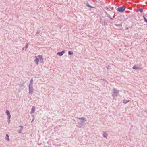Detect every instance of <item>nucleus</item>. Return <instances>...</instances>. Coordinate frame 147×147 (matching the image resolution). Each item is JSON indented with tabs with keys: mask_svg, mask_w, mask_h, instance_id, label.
Wrapping results in <instances>:
<instances>
[{
	"mask_svg": "<svg viewBox=\"0 0 147 147\" xmlns=\"http://www.w3.org/2000/svg\"><path fill=\"white\" fill-rule=\"evenodd\" d=\"M109 67H110V66H107V69H109Z\"/></svg>",
	"mask_w": 147,
	"mask_h": 147,
	"instance_id": "25",
	"label": "nucleus"
},
{
	"mask_svg": "<svg viewBox=\"0 0 147 147\" xmlns=\"http://www.w3.org/2000/svg\"><path fill=\"white\" fill-rule=\"evenodd\" d=\"M129 100H127L126 99H124L123 100V102L125 104H126L128 102H129Z\"/></svg>",
	"mask_w": 147,
	"mask_h": 147,
	"instance_id": "11",
	"label": "nucleus"
},
{
	"mask_svg": "<svg viewBox=\"0 0 147 147\" xmlns=\"http://www.w3.org/2000/svg\"><path fill=\"white\" fill-rule=\"evenodd\" d=\"M29 94H32L34 92L33 86H29Z\"/></svg>",
	"mask_w": 147,
	"mask_h": 147,
	"instance_id": "4",
	"label": "nucleus"
},
{
	"mask_svg": "<svg viewBox=\"0 0 147 147\" xmlns=\"http://www.w3.org/2000/svg\"><path fill=\"white\" fill-rule=\"evenodd\" d=\"M78 119L81 120L78 123L79 124V127L81 128L82 127L83 125H84V123L86 121V120H85V118L83 117L79 118Z\"/></svg>",
	"mask_w": 147,
	"mask_h": 147,
	"instance_id": "2",
	"label": "nucleus"
},
{
	"mask_svg": "<svg viewBox=\"0 0 147 147\" xmlns=\"http://www.w3.org/2000/svg\"><path fill=\"white\" fill-rule=\"evenodd\" d=\"M108 136V134L105 133V132H103V137L104 138H106Z\"/></svg>",
	"mask_w": 147,
	"mask_h": 147,
	"instance_id": "12",
	"label": "nucleus"
},
{
	"mask_svg": "<svg viewBox=\"0 0 147 147\" xmlns=\"http://www.w3.org/2000/svg\"><path fill=\"white\" fill-rule=\"evenodd\" d=\"M68 53L69 55H71L73 54V52L71 51H69L68 52Z\"/></svg>",
	"mask_w": 147,
	"mask_h": 147,
	"instance_id": "18",
	"label": "nucleus"
},
{
	"mask_svg": "<svg viewBox=\"0 0 147 147\" xmlns=\"http://www.w3.org/2000/svg\"><path fill=\"white\" fill-rule=\"evenodd\" d=\"M24 48H22V50H24Z\"/></svg>",
	"mask_w": 147,
	"mask_h": 147,
	"instance_id": "29",
	"label": "nucleus"
},
{
	"mask_svg": "<svg viewBox=\"0 0 147 147\" xmlns=\"http://www.w3.org/2000/svg\"><path fill=\"white\" fill-rule=\"evenodd\" d=\"M28 47V44L27 43H26L25 45V50L26 51Z\"/></svg>",
	"mask_w": 147,
	"mask_h": 147,
	"instance_id": "17",
	"label": "nucleus"
},
{
	"mask_svg": "<svg viewBox=\"0 0 147 147\" xmlns=\"http://www.w3.org/2000/svg\"><path fill=\"white\" fill-rule=\"evenodd\" d=\"M138 11L141 12H142L143 11V9L141 8H140L138 9Z\"/></svg>",
	"mask_w": 147,
	"mask_h": 147,
	"instance_id": "21",
	"label": "nucleus"
},
{
	"mask_svg": "<svg viewBox=\"0 0 147 147\" xmlns=\"http://www.w3.org/2000/svg\"><path fill=\"white\" fill-rule=\"evenodd\" d=\"M34 118H33V119H32V121H31V122L32 123L33 122V121H34Z\"/></svg>",
	"mask_w": 147,
	"mask_h": 147,
	"instance_id": "24",
	"label": "nucleus"
},
{
	"mask_svg": "<svg viewBox=\"0 0 147 147\" xmlns=\"http://www.w3.org/2000/svg\"><path fill=\"white\" fill-rule=\"evenodd\" d=\"M119 91L115 88H113L111 92V94L113 97H117L118 94H119Z\"/></svg>",
	"mask_w": 147,
	"mask_h": 147,
	"instance_id": "1",
	"label": "nucleus"
},
{
	"mask_svg": "<svg viewBox=\"0 0 147 147\" xmlns=\"http://www.w3.org/2000/svg\"><path fill=\"white\" fill-rule=\"evenodd\" d=\"M125 9V7L123 6H121L119 7H118L117 9V11L120 12H124Z\"/></svg>",
	"mask_w": 147,
	"mask_h": 147,
	"instance_id": "3",
	"label": "nucleus"
},
{
	"mask_svg": "<svg viewBox=\"0 0 147 147\" xmlns=\"http://www.w3.org/2000/svg\"><path fill=\"white\" fill-rule=\"evenodd\" d=\"M65 51L63 50L61 52H58L57 53V55H59L60 56H62L63 54L65 53Z\"/></svg>",
	"mask_w": 147,
	"mask_h": 147,
	"instance_id": "7",
	"label": "nucleus"
},
{
	"mask_svg": "<svg viewBox=\"0 0 147 147\" xmlns=\"http://www.w3.org/2000/svg\"><path fill=\"white\" fill-rule=\"evenodd\" d=\"M8 123H9V122H10V119H9V120H8Z\"/></svg>",
	"mask_w": 147,
	"mask_h": 147,
	"instance_id": "26",
	"label": "nucleus"
},
{
	"mask_svg": "<svg viewBox=\"0 0 147 147\" xmlns=\"http://www.w3.org/2000/svg\"><path fill=\"white\" fill-rule=\"evenodd\" d=\"M19 127H21V128L18 131V132L19 133H22V131L23 130V127L22 126H19Z\"/></svg>",
	"mask_w": 147,
	"mask_h": 147,
	"instance_id": "10",
	"label": "nucleus"
},
{
	"mask_svg": "<svg viewBox=\"0 0 147 147\" xmlns=\"http://www.w3.org/2000/svg\"><path fill=\"white\" fill-rule=\"evenodd\" d=\"M108 16L110 18V19H113V18H114L115 17V16H114L112 18H111V17L110 16V15L109 14L108 15Z\"/></svg>",
	"mask_w": 147,
	"mask_h": 147,
	"instance_id": "22",
	"label": "nucleus"
},
{
	"mask_svg": "<svg viewBox=\"0 0 147 147\" xmlns=\"http://www.w3.org/2000/svg\"><path fill=\"white\" fill-rule=\"evenodd\" d=\"M32 117H33V118H34V115H32Z\"/></svg>",
	"mask_w": 147,
	"mask_h": 147,
	"instance_id": "28",
	"label": "nucleus"
},
{
	"mask_svg": "<svg viewBox=\"0 0 147 147\" xmlns=\"http://www.w3.org/2000/svg\"><path fill=\"white\" fill-rule=\"evenodd\" d=\"M6 137L5 138V139L6 140H7L8 141H9V136L8 134H7L6 135Z\"/></svg>",
	"mask_w": 147,
	"mask_h": 147,
	"instance_id": "16",
	"label": "nucleus"
},
{
	"mask_svg": "<svg viewBox=\"0 0 147 147\" xmlns=\"http://www.w3.org/2000/svg\"><path fill=\"white\" fill-rule=\"evenodd\" d=\"M132 68L133 69H137V70H139L140 69V68L136 66H134Z\"/></svg>",
	"mask_w": 147,
	"mask_h": 147,
	"instance_id": "14",
	"label": "nucleus"
},
{
	"mask_svg": "<svg viewBox=\"0 0 147 147\" xmlns=\"http://www.w3.org/2000/svg\"><path fill=\"white\" fill-rule=\"evenodd\" d=\"M100 23L102 24V25H104L105 24V20L103 18H101L100 19Z\"/></svg>",
	"mask_w": 147,
	"mask_h": 147,
	"instance_id": "6",
	"label": "nucleus"
},
{
	"mask_svg": "<svg viewBox=\"0 0 147 147\" xmlns=\"http://www.w3.org/2000/svg\"><path fill=\"white\" fill-rule=\"evenodd\" d=\"M143 17L144 20V21L147 23V19L144 16H143Z\"/></svg>",
	"mask_w": 147,
	"mask_h": 147,
	"instance_id": "19",
	"label": "nucleus"
},
{
	"mask_svg": "<svg viewBox=\"0 0 147 147\" xmlns=\"http://www.w3.org/2000/svg\"><path fill=\"white\" fill-rule=\"evenodd\" d=\"M33 80H32V79H31L30 81V84L29 85V86H33Z\"/></svg>",
	"mask_w": 147,
	"mask_h": 147,
	"instance_id": "13",
	"label": "nucleus"
},
{
	"mask_svg": "<svg viewBox=\"0 0 147 147\" xmlns=\"http://www.w3.org/2000/svg\"><path fill=\"white\" fill-rule=\"evenodd\" d=\"M35 111V107L34 106H33L31 108V111L30 112L31 113H34Z\"/></svg>",
	"mask_w": 147,
	"mask_h": 147,
	"instance_id": "8",
	"label": "nucleus"
},
{
	"mask_svg": "<svg viewBox=\"0 0 147 147\" xmlns=\"http://www.w3.org/2000/svg\"><path fill=\"white\" fill-rule=\"evenodd\" d=\"M6 113L8 115L7 118L8 120L10 119L11 117V115L10 114V113L8 110H6Z\"/></svg>",
	"mask_w": 147,
	"mask_h": 147,
	"instance_id": "5",
	"label": "nucleus"
},
{
	"mask_svg": "<svg viewBox=\"0 0 147 147\" xmlns=\"http://www.w3.org/2000/svg\"><path fill=\"white\" fill-rule=\"evenodd\" d=\"M39 59L38 58H37L36 57V58L34 60V62L36 63V64L37 65L38 64V62H39Z\"/></svg>",
	"mask_w": 147,
	"mask_h": 147,
	"instance_id": "9",
	"label": "nucleus"
},
{
	"mask_svg": "<svg viewBox=\"0 0 147 147\" xmlns=\"http://www.w3.org/2000/svg\"><path fill=\"white\" fill-rule=\"evenodd\" d=\"M40 33V31H37L36 32V34H38Z\"/></svg>",
	"mask_w": 147,
	"mask_h": 147,
	"instance_id": "23",
	"label": "nucleus"
},
{
	"mask_svg": "<svg viewBox=\"0 0 147 147\" xmlns=\"http://www.w3.org/2000/svg\"><path fill=\"white\" fill-rule=\"evenodd\" d=\"M145 111L147 113V110H146Z\"/></svg>",
	"mask_w": 147,
	"mask_h": 147,
	"instance_id": "27",
	"label": "nucleus"
},
{
	"mask_svg": "<svg viewBox=\"0 0 147 147\" xmlns=\"http://www.w3.org/2000/svg\"><path fill=\"white\" fill-rule=\"evenodd\" d=\"M38 56L40 59V60L42 61L43 60V57L41 55H39Z\"/></svg>",
	"mask_w": 147,
	"mask_h": 147,
	"instance_id": "15",
	"label": "nucleus"
},
{
	"mask_svg": "<svg viewBox=\"0 0 147 147\" xmlns=\"http://www.w3.org/2000/svg\"><path fill=\"white\" fill-rule=\"evenodd\" d=\"M86 5L88 7H90V8H92V6L90 5L88 3H86Z\"/></svg>",
	"mask_w": 147,
	"mask_h": 147,
	"instance_id": "20",
	"label": "nucleus"
}]
</instances>
